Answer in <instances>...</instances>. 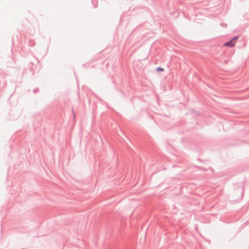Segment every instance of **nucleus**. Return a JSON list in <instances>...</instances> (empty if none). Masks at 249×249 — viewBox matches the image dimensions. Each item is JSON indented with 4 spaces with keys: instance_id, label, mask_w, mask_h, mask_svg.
I'll return each instance as SVG.
<instances>
[{
    "instance_id": "nucleus-1",
    "label": "nucleus",
    "mask_w": 249,
    "mask_h": 249,
    "mask_svg": "<svg viewBox=\"0 0 249 249\" xmlns=\"http://www.w3.org/2000/svg\"><path fill=\"white\" fill-rule=\"evenodd\" d=\"M224 45L227 47H232L235 45V44L234 42L232 41V40H231L225 43Z\"/></svg>"
},
{
    "instance_id": "nucleus-2",
    "label": "nucleus",
    "mask_w": 249,
    "mask_h": 249,
    "mask_svg": "<svg viewBox=\"0 0 249 249\" xmlns=\"http://www.w3.org/2000/svg\"><path fill=\"white\" fill-rule=\"evenodd\" d=\"M157 71H163L164 70L163 68L159 67V68H157Z\"/></svg>"
},
{
    "instance_id": "nucleus-3",
    "label": "nucleus",
    "mask_w": 249,
    "mask_h": 249,
    "mask_svg": "<svg viewBox=\"0 0 249 249\" xmlns=\"http://www.w3.org/2000/svg\"><path fill=\"white\" fill-rule=\"evenodd\" d=\"M238 38V36H234L231 40H232V41L234 42V41L237 40Z\"/></svg>"
}]
</instances>
